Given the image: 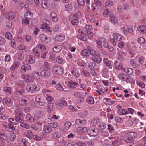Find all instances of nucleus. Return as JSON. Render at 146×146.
I'll return each mask as SVG.
<instances>
[{
	"mask_svg": "<svg viewBox=\"0 0 146 146\" xmlns=\"http://www.w3.org/2000/svg\"><path fill=\"white\" fill-rule=\"evenodd\" d=\"M32 51L35 56L38 57H40V54L37 49L35 48H33L32 50Z\"/></svg>",
	"mask_w": 146,
	"mask_h": 146,
	"instance_id": "nucleus-56",
	"label": "nucleus"
},
{
	"mask_svg": "<svg viewBox=\"0 0 146 146\" xmlns=\"http://www.w3.org/2000/svg\"><path fill=\"white\" fill-rule=\"evenodd\" d=\"M77 38L83 41H86L87 38L84 33H79L77 36Z\"/></svg>",
	"mask_w": 146,
	"mask_h": 146,
	"instance_id": "nucleus-28",
	"label": "nucleus"
},
{
	"mask_svg": "<svg viewBox=\"0 0 146 146\" xmlns=\"http://www.w3.org/2000/svg\"><path fill=\"white\" fill-rule=\"evenodd\" d=\"M3 102L4 104L7 106H10L12 102V100L8 98H5L3 100Z\"/></svg>",
	"mask_w": 146,
	"mask_h": 146,
	"instance_id": "nucleus-23",
	"label": "nucleus"
},
{
	"mask_svg": "<svg viewBox=\"0 0 146 146\" xmlns=\"http://www.w3.org/2000/svg\"><path fill=\"white\" fill-rule=\"evenodd\" d=\"M99 9V6L94 3L92 4V9L94 11H97Z\"/></svg>",
	"mask_w": 146,
	"mask_h": 146,
	"instance_id": "nucleus-52",
	"label": "nucleus"
},
{
	"mask_svg": "<svg viewBox=\"0 0 146 146\" xmlns=\"http://www.w3.org/2000/svg\"><path fill=\"white\" fill-rule=\"evenodd\" d=\"M87 48L88 50V51L91 55L94 56L96 54V51L92 48L91 47L88 46Z\"/></svg>",
	"mask_w": 146,
	"mask_h": 146,
	"instance_id": "nucleus-41",
	"label": "nucleus"
},
{
	"mask_svg": "<svg viewBox=\"0 0 146 146\" xmlns=\"http://www.w3.org/2000/svg\"><path fill=\"white\" fill-rule=\"evenodd\" d=\"M62 47L60 45H58L55 46L53 48V51L56 52H60L62 49Z\"/></svg>",
	"mask_w": 146,
	"mask_h": 146,
	"instance_id": "nucleus-40",
	"label": "nucleus"
},
{
	"mask_svg": "<svg viewBox=\"0 0 146 146\" xmlns=\"http://www.w3.org/2000/svg\"><path fill=\"white\" fill-rule=\"evenodd\" d=\"M126 135L128 136V137L131 138L132 139H134L137 136V134L135 132H129L126 134Z\"/></svg>",
	"mask_w": 146,
	"mask_h": 146,
	"instance_id": "nucleus-21",
	"label": "nucleus"
},
{
	"mask_svg": "<svg viewBox=\"0 0 146 146\" xmlns=\"http://www.w3.org/2000/svg\"><path fill=\"white\" fill-rule=\"evenodd\" d=\"M41 6L44 9H46L47 8L48 5L46 1L45 0H42L41 2Z\"/></svg>",
	"mask_w": 146,
	"mask_h": 146,
	"instance_id": "nucleus-57",
	"label": "nucleus"
},
{
	"mask_svg": "<svg viewBox=\"0 0 146 146\" xmlns=\"http://www.w3.org/2000/svg\"><path fill=\"white\" fill-rule=\"evenodd\" d=\"M81 74L85 77H89L90 74L89 72L87 70H83L81 72Z\"/></svg>",
	"mask_w": 146,
	"mask_h": 146,
	"instance_id": "nucleus-49",
	"label": "nucleus"
},
{
	"mask_svg": "<svg viewBox=\"0 0 146 146\" xmlns=\"http://www.w3.org/2000/svg\"><path fill=\"white\" fill-rule=\"evenodd\" d=\"M104 63L110 69L112 68V64L113 62L108 58H105L103 59Z\"/></svg>",
	"mask_w": 146,
	"mask_h": 146,
	"instance_id": "nucleus-14",
	"label": "nucleus"
},
{
	"mask_svg": "<svg viewBox=\"0 0 146 146\" xmlns=\"http://www.w3.org/2000/svg\"><path fill=\"white\" fill-rule=\"evenodd\" d=\"M81 54L83 56H87L89 54V51L86 49H84L82 50Z\"/></svg>",
	"mask_w": 146,
	"mask_h": 146,
	"instance_id": "nucleus-60",
	"label": "nucleus"
},
{
	"mask_svg": "<svg viewBox=\"0 0 146 146\" xmlns=\"http://www.w3.org/2000/svg\"><path fill=\"white\" fill-rule=\"evenodd\" d=\"M21 123L20 126L21 127H24L27 129H29L30 128V126L27 123H24L23 122H21Z\"/></svg>",
	"mask_w": 146,
	"mask_h": 146,
	"instance_id": "nucleus-58",
	"label": "nucleus"
},
{
	"mask_svg": "<svg viewBox=\"0 0 146 146\" xmlns=\"http://www.w3.org/2000/svg\"><path fill=\"white\" fill-rule=\"evenodd\" d=\"M137 29L142 34L146 33V26L144 25L139 26Z\"/></svg>",
	"mask_w": 146,
	"mask_h": 146,
	"instance_id": "nucleus-18",
	"label": "nucleus"
},
{
	"mask_svg": "<svg viewBox=\"0 0 146 146\" xmlns=\"http://www.w3.org/2000/svg\"><path fill=\"white\" fill-rule=\"evenodd\" d=\"M98 133V129L93 127H90L88 131V134L92 136H96Z\"/></svg>",
	"mask_w": 146,
	"mask_h": 146,
	"instance_id": "nucleus-2",
	"label": "nucleus"
},
{
	"mask_svg": "<svg viewBox=\"0 0 146 146\" xmlns=\"http://www.w3.org/2000/svg\"><path fill=\"white\" fill-rule=\"evenodd\" d=\"M53 72L60 75L62 74L63 72V69L60 66H57L54 67L53 69Z\"/></svg>",
	"mask_w": 146,
	"mask_h": 146,
	"instance_id": "nucleus-6",
	"label": "nucleus"
},
{
	"mask_svg": "<svg viewBox=\"0 0 146 146\" xmlns=\"http://www.w3.org/2000/svg\"><path fill=\"white\" fill-rule=\"evenodd\" d=\"M73 17H76L77 19L80 18L82 17L81 12L78 11L76 13L73 15Z\"/></svg>",
	"mask_w": 146,
	"mask_h": 146,
	"instance_id": "nucleus-59",
	"label": "nucleus"
},
{
	"mask_svg": "<svg viewBox=\"0 0 146 146\" xmlns=\"http://www.w3.org/2000/svg\"><path fill=\"white\" fill-rule=\"evenodd\" d=\"M26 89L28 92L33 93L39 90L40 86L36 84H31L26 86Z\"/></svg>",
	"mask_w": 146,
	"mask_h": 146,
	"instance_id": "nucleus-1",
	"label": "nucleus"
},
{
	"mask_svg": "<svg viewBox=\"0 0 146 146\" xmlns=\"http://www.w3.org/2000/svg\"><path fill=\"white\" fill-rule=\"evenodd\" d=\"M115 68L117 70H121L122 67V64L120 62L116 61L114 63Z\"/></svg>",
	"mask_w": 146,
	"mask_h": 146,
	"instance_id": "nucleus-26",
	"label": "nucleus"
},
{
	"mask_svg": "<svg viewBox=\"0 0 146 146\" xmlns=\"http://www.w3.org/2000/svg\"><path fill=\"white\" fill-rule=\"evenodd\" d=\"M113 38L117 41L121 40L122 38V36L117 33H114L113 34Z\"/></svg>",
	"mask_w": 146,
	"mask_h": 146,
	"instance_id": "nucleus-25",
	"label": "nucleus"
},
{
	"mask_svg": "<svg viewBox=\"0 0 146 146\" xmlns=\"http://www.w3.org/2000/svg\"><path fill=\"white\" fill-rule=\"evenodd\" d=\"M42 29H46V31H48L50 32L49 27L48 26V25L46 24H42Z\"/></svg>",
	"mask_w": 146,
	"mask_h": 146,
	"instance_id": "nucleus-61",
	"label": "nucleus"
},
{
	"mask_svg": "<svg viewBox=\"0 0 146 146\" xmlns=\"http://www.w3.org/2000/svg\"><path fill=\"white\" fill-rule=\"evenodd\" d=\"M86 62L85 63V65L87 69L88 70H93L95 66V63L89 59H86Z\"/></svg>",
	"mask_w": 146,
	"mask_h": 146,
	"instance_id": "nucleus-3",
	"label": "nucleus"
},
{
	"mask_svg": "<svg viewBox=\"0 0 146 146\" xmlns=\"http://www.w3.org/2000/svg\"><path fill=\"white\" fill-rule=\"evenodd\" d=\"M65 35L63 34H61L57 35L55 37L54 40L56 41L61 42L65 39Z\"/></svg>",
	"mask_w": 146,
	"mask_h": 146,
	"instance_id": "nucleus-13",
	"label": "nucleus"
},
{
	"mask_svg": "<svg viewBox=\"0 0 146 146\" xmlns=\"http://www.w3.org/2000/svg\"><path fill=\"white\" fill-rule=\"evenodd\" d=\"M40 38L42 42L47 43L50 42L51 40V39L48 37H47L43 34H41L40 35Z\"/></svg>",
	"mask_w": 146,
	"mask_h": 146,
	"instance_id": "nucleus-10",
	"label": "nucleus"
},
{
	"mask_svg": "<svg viewBox=\"0 0 146 146\" xmlns=\"http://www.w3.org/2000/svg\"><path fill=\"white\" fill-rule=\"evenodd\" d=\"M3 90L7 94H10L11 93V89L10 87H5L3 88Z\"/></svg>",
	"mask_w": 146,
	"mask_h": 146,
	"instance_id": "nucleus-63",
	"label": "nucleus"
},
{
	"mask_svg": "<svg viewBox=\"0 0 146 146\" xmlns=\"http://www.w3.org/2000/svg\"><path fill=\"white\" fill-rule=\"evenodd\" d=\"M121 144V140L120 139L114 140L112 142L113 146H119Z\"/></svg>",
	"mask_w": 146,
	"mask_h": 146,
	"instance_id": "nucleus-32",
	"label": "nucleus"
},
{
	"mask_svg": "<svg viewBox=\"0 0 146 146\" xmlns=\"http://www.w3.org/2000/svg\"><path fill=\"white\" fill-rule=\"evenodd\" d=\"M32 76L33 78L35 79L38 80L40 78L39 72L37 71H34L32 73Z\"/></svg>",
	"mask_w": 146,
	"mask_h": 146,
	"instance_id": "nucleus-29",
	"label": "nucleus"
},
{
	"mask_svg": "<svg viewBox=\"0 0 146 146\" xmlns=\"http://www.w3.org/2000/svg\"><path fill=\"white\" fill-rule=\"evenodd\" d=\"M118 113L120 115H127L129 114V113L127 111L123 108H122L120 110H118Z\"/></svg>",
	"mask_w": 146,
	"mask_h": 146,
	"instance_id": "nucleus-38",
	"label": "nucleus"
},
{
	"mask_svg": "<svg viewBox=\"0 0 146 146\" xmlns=\"http://www.w3.org/2000/svg\"><path fill=\"white\" fill-rule=\"evenodd\" d=\"M110 20L112 24L115 25L117 23L118 19L117 17L112 15L110 17Z\"/></svg>",
	"mask_w": 146,
	"mask_h": 146,
	"instance_id": "nucleus-33",
	"label": "nucleus"
},
{
	"mask_svg": "<svg viewBox=\"0 0 146 146\" xmlns=\"http://www.w3.org/2000/svg\"><path fill=\"white\" fill-rule=\"evenodd\" d=\"M60 134L58 132H55L53 133L52 135V137L53 138L57 139L60 137Z\"/></svg>",
	"mask_w": 146,
	"mask_h": 146,
	"instance_id": "nucleus-50",
	"label": "nucleus"
},
{
	"mask_svg": "<svg viewBox=\"0 0 146 146\" xmlns=\"http://www.w3.org/2000/svg\"><path fill=\"white\" fill-rule=\"evenodd\" d=\"M72 125L71 123L69 122H66L64 124V128L65 129L68 130Z\"/></svg>",
	"mask_w": 146,
	"mask_h": 146,
	"instance_id": "nucleus-54",
	"label": "nucleus"
},
{
	"mask_svg": "<svg viewBox=\"0 0 146 146\" xmlns=\"http://www.w3.org/2000/svg\"><path fill=\"white\" fill-rule=\"evenodd\" d=\"M43 130L46 133H49L52 131V129L50 126H49V124H48L47 125L44 126Z\"/></svg>",
	"mask_w": 146,
	"mask_h": 146,
	"instance_id": "nucleus-36",
	"label": "nucleus"
},
{
	"mask_svg": "<svg viewBox=\"0 0 146 146\" xmlns=\"http://www.w3.org/2000/svg\"><path fill=\"white\" fill-rule=\"evenodd\" d=\"M35 61L34 57L31 55H28L27 57L26 62L28 64H32Z\"/></svg>",
	"mask_w": 146,
	"mask_h": 146,
	"instance_id": "nucleus-22",
	"label": "nucleus"
},
{
	"mask_svg": "<svg viewBox=\"0 0 146 146\" xmlns=\"http://www.w3.org/2000/svg\"><path fill=\"white\" fill-rule=\"evenodd\" d=\"M56 62L59 64L63 63L64 61V59L60 56H58L56 58Z\"/></svg>",
	"mask_w": 146,
	"mask_h": 146,
	"instance_id": "nucleus-53",
	"label": "nucleus"
},
{
	"mask_svg": "<svg viewBox=\"0 0 146 146\" xmlns=\"http://www.w3.org/2000/svg\"><path fill=\"white\" fill-rule=\"evenodd\" d=\"M122 32L125 35H127L128 34L127 27L126 26H123L121 28Z\"/></svg>",
	"mask_w": 146,
	"mask_h": 146,
	"instance_id": "nucleus-43",
	"label": "nucleus"
},
{
	"mask_svg": "<svg viewBox=\"0 0 146 146\" xmlns=\"http://www.w3.org/2000/svg\"><path fill=\"white\" fill-rule=\"evenodd\" d=\"M65 8L66 10L68 11H70L72 9V6L70 3H68L65 5Z\"/></svg>",
	"mask_w": 146,
	"mask_h": 146,
	"instance_id": "nucleus-51",
	"label": "nucleus"
},
{
	"mask_svg": "<svg viewBox=\"0 0 146 146\" xmlns=\"http://www.w3.org/2000/svg\"><path fill=\"white\" fill-rule=\"evenodd\" d=\"M15 14L12 12H9L6 13L5 15V17L9 20H11L14 18Z\"/></svg>",
	"mask_w": 146,
	"mask_h": 146,
	"instance_id": "nucleus-17",
	"label": "nucleus"
},
{
	"mask_svg": "<svg viewBox=\"0 0 146 146\" xmlns=\"http://www.w3.org/2000/svg\"><path fill=\"white\" fill-rule=\"evenodd\" d=\"M31 69V66L27 64L23 65L21 67V71L23 73H25L26 70H30Z\"/></svg>",
	"mask_w": 146,
	"mask_h": 146,
	"instance_id": "nucleus-12",
	"label": "nucleus"
},
{
	"mask_svg": "<svg viewBox=\"0 0 146 146\" xmlns=\"http://www.w3.org/2000/svg\"><path fill=\"white\" fill-rule=\"evenodd\" d=\"M10 137L9 138V139L11 141H13L15 139L16 136L14 133H11L10 134Z\"/></svg>",
	"mask_w": 146,
	"mask_h": 146,
	"instance_id": "nucleus-64",
	"label": "nucleus"
},
{
	"mask_svg": "<svg viewBox=\"0 0 146 146\" xmlns=\"http://www.w3.org/2000/svg\"><path fill=\"white\" fill-rule=\"evenodd\" d=\"M13 124L11 123H9L8 124V131L10 132H13L15 129V128L13 125Z\"/></svg>",
	"mask_w": 146,
	"mask_h": 146,
	"instance_id": "nucleus-48",
	"label": "nucleus"
},
{
	"mask_svg": "<svg viewBox=\"0 0 146 146\" xmlns=\"http://www.w3.org/2000/svg\"><path fill=\"white\" fill-rule=\"evenodd\" d=\"M24 52L21 51L19 53L18 55V59L19 60H22L24 58Z\"/></svg>",
	"mask_w": 146,
	"mask_h": 146,
	"instance_id": "nucleus-62",
	"label": "nucleus"
},
{
	"mask_svg": "<svg viewBox=\"0 0 146 146\" xmlns=\"http://www.w3.org/2000/svg\"><path fill=\"white\" fill-rule=\"evenodd\" d=\"M29 102V99L26 97L24 96L21 98L19 102L20 105L25 106Z\"/></svg>",
	"mask_w": 146,
	"mask_h": 146,
	"instance_id": "nucleus-8",
	"label": "nucleus"
},
{
	"mask_svg": "<svg viewBox=\"0 0 146 146\" xmlns=\"http://www.w3.org/2000/svg\"><path fill=\"white\" fill-rule=\"evenodd\" d=\"M24 134L26 137L29 139H31L32 138L33 133L31 131L28 130L27 131L25 132L24 133Z\"/></svg>",
	"mask_w": 146,
	"mask_h": 146,
	"instance_id": "nucleus-39",
	"label": "nucleus"
},
{
	"mask_svg": "<svg viewBox=\"0 0 146 146\" xmlns=\"http://www.w3.org/2000/svg\"><path fill=\"white\" fill-rule=\"evenodd\" d=\"M77 18H75V17H73L71 21V24L73 25H77L79 23V21Z\"/></svg>",
	"mask_w": 146,
	"mask_h": 146,
	"instance_id": "nucleus-44",
	"label": "nucleus"
},
{
	"mask_svg": "<svg viewBox=\"0 0 146 146\" xmlns=\"http://www.w3.org/2000/svg\"><path fill=\"white\" fill-rule=\"evenodd\" d=\"M40 74L42 77H48L50 76V74L48 70H43L41 72Z\"/></svg>",
	"mask_w": 146,
	"mask_h": 146,
	"instance_id": "nucleus-24",
	"label": "nucleus"
},
{
	"mask_svg": "<svg viewBox=\"0 0 146 146\" xmlns=\"http://www.w3.org/2000/svg\"><path fill=\"white\" fill-rule=\"evenodd\" d=\"M20 65V63L18 61L15 62H14L10 68L11 70H13L17 68Z\"/></svg>",
	"mask_w": 146,
	"mask_h": 146,
	"instance_id": "nucleus-27",
	"label": "nucleus"
},
{
	"mask_svg": "<svg viewBox=\"0 0 146 146\" xmlns=\"http://www.w3.org/2000/svg\"><path fill=\"white\" fill-rule=\"evenodd\" d=\"M33 14L31 12H27L25 14V18L28 19H30L33 16Z\"/></svg>",
	"mask_w": 146,
	"mask_h": 146,
	"instance_id": "nucleus-35",
	"label": "nucleus"
},
{
	"mask_svg": "<svg viewBox=\"0 0 146 146\" xmlns=\"http://www.w3.org/2000/svg\"><path fill=\"white\" fill-rule=\"evenodd\" d=\"M117 55H118V58L120 61L124 59V57L126 55L125 52L121 50H118Z\"/></svg>",
	"mask_w": 146,
	"mask_h": 146,
	"instance_id": "nucleus-11",
	"label": "nucleus"
},
{
	"mask_svg": "<svg viewBox=\"0 0 146 146\" xmlns=\"http://www.w3.org/2000/svg\"><path fill=\"white\" fill-rule=\"evenodd\" d=\"M43 67L44 69L48 70L50 69V66L48 62H46L44 63Z\"/></svg>",
	"mask_w": 146,
	"mask_h": 146,
	"instance_id": "nucleus-47",
	"label": "nucleus"
},
{
	"mask_svg": "<svg viewBox=\"0 0 146 146\" xmlns=\"http://www.w3.org/2000/svg\"><path fill=\"white\" fill-rule=\"evenodd\" d=\"M105 39L104 38H101L96 40V42L98 48H101L102 47V44L105 42Z\"/></svg>",
	"mask_w": 146,
	"mask_h": 146,
	"instance_id": "nucleus-16",
	"label": "nucleus"
},
{
	"mask_svg": "<svg viewBox=\"0 0 146 146\" xmlns=\"http://www.w3.org/2000/svg\"><path fill=\"white\" fill-rule=\"evenodd\" d=\"M79 85L78 83L75 82H73L72 80H70L68 82V87L70 88H75Z\"/></svg>",
	"mask_w": 146,
	"mask_h": 146,
	"instance_id": "nucleus-15",
	"label": "nucleus"
},
{
	"mask_svg": "<svg viewBox=\"0 0 146 146\" xmlns=\"http://www.w3.org/2000/svg\"><path fill=\"white\" fill-rule=\"evenodd\" d=\"M124 141L126 143H131L133 144L134 142V139H132L131 138L128 137V136H127V135H126L124 139Z\"/></svg>",
	"mask_w": 146,
	"mask_h": 146,
	"instance_id": "nucleus-30",
	"label": "nucleus"
},
{
	"mask_svg": "<svg viewBox=\"0 0 146 146\" xmlns=\"http://www.w3.org/2000/svg\"><path fill=\"white\" fill-rule=\"evenodd\" d=\"M87 128L85 127H80L77 129V131L79 134H83L88 131Z\"/></svg>",
	"mask_w": 146,
	"mask_h": 146,
	"instance_id": "nucleus-19",
	"label": "nucleus"
},
{
	"mask_svg": "<svg viewBox=\"0 0 146 146\" xmlns=\"http://www.w3.org/2000/svg\"><path fill=\"white\" fill-rule=\"evenodd\" d=\"M79 114L80 117L84 118L87 116L88 113L87 111H86L80 112L79 113Z\"/></svg>",
	"mask_w": 146,
	"mask_h": 146,
	"instance_id": "nucleus-46",
	"label": "nucleus"
},
{
	"mask_svg": "<svg viewBox=\"0 0 146 146\" xmlns=\"http://www.w3.org/2000/svg\"><path fill=\"white\" fill-rule=\"evenodd\" d=\"M70 72L73 76L76 78H78L80 76V73L78 70L74 67H72Z\"/></svg>",
	"mask_w": 146,
	"mask_h": 146,
	"instance_id": "nucleus-7",
	"label": "nucleus"
},
{
	"mask_svg": "<svg viewBox=\"0 0 146 146\" xmlns=\"http://www.w3.org/2000/svg\"><path fill=\"white\" fill-rule=\"evenodd\" d=\"M119 78L122 80L127 82H129L131 80V77L129 75L123 73L119 74Z\"/></svg>",
	"mask_w": 146,
	"mask_h": 146,
	"instance_id": "nucleus-5",
	"label": "nucleus"
},
{
	"mask_svg": "<svg viewBox=\"0 0 146 146\" xmlns=\"http://www.w3.org/2000/svg\"><path fill=\"white\" fill-rule=\"evenodd\" d=\"M106 127V125L103 122L99 123L98 125V129L100 130H104Z\"/></svg>",
	"mask_w": 146,
	"mask_h": 146,
	"instance_id": "nucleus-31",
	"label": "nucleus"
},
{
	"mask_svg": "<svg viewBox=\"0 0 146 146\" xmlns=\"http://www.w3.org/2000/svg\"><path fill=\"white\" fill-rule=\"evenodd\" d=\"M86 101L88 103L90 104H92L94 102V98L92 96L89 97L86 99Z\"/></svg>",
	"mask_w": 146,
	"mask_h": 146,
	"instance_id": "nucleus-45",
	"label": "nucleus"
},
{
	"mask_svg": "<svg viewBox=\"0 0 146 146\" xmlns=\"http://www.w3.org/2000/svg\"><path fill=\"white\" fill-rule=\"evenodd\" d=\"M22 78L24 79L26 82H29L30 81V79L31 78V76L30 74H27L25 75L22 74L21 75Z\"/></svg>",
	"mask_w": 146,
	"mask_h": 146,
	"instance_id": "nucleus-37",
	"label": "nucleus"
},
{
	"mask_svg": "<svg viewBox=\"0 0 146 146\" xmlns=\"http://www.w3.org/2000/svg\"><path fill=\"white\" fill-rule=\"evenodd\" d=\"M8 121L10 123L13 124V125H15L18 122V121H16L15 120V119L13 118H9L8 119Z\"/></svg>",
	"mask_w": 146,
	"mask_h": 146,
	"instance_id": "nucleus-55",
	"label": "nucleus"
},
{
	"mask_svg": "<svg viewBox=\"0 0 146 146\" xmlns=\"http://www.w3.org/2000/svg\"><path fill=\"white\" fill-rule=\"evenodd\" d=\"M124 71L129 75L132 74L133 72V70L129 68H126L124 69Z\"/></svg>",
	"mask_w": 146,
	"mask_h": 146,
	"instance_id": "nucleus-42",
	"label": "nucleus"
},
{
	"mask_svg": "<svg viewBox=\"0 0 146 146\" xmlns=\"http://www.w3.org/2000/svg\"><path fill=\"white\" fill-rule=\"evenodd\" d=\"M92 60L94 62L97 63H100L101 62L102 58L98 54L93 56L91 58Z\"/></svg>",
	"mask_w": 146,
	"mask_h": 146,
	"instance_id": "nucleus-9",
	"label": "nucleus"
},
{
	"mask_svg": "<svg viewBox=\"0 0 146 146\" xmlns=\"http://www.w3.org/2000/svg\"><path fill=\"white\" fill-rule=\"evenodd\" d=\"M23 113L20 111L15 112V117L16 121H18V122L19 123L23 122V120L21 118L23 116Z\"/></svg>",
	"mask_w": 146,
	"mask_h": 146,
	"instance_id": "nucleus-4",
	"label": "nucleus"
},
{
	"mask_svg": "<svg viewBox=\"0 0 146 146\" xmlns=\"http://www.w3.org/2000/svg\"><path fill=\"white\" fill-rule=\"evenodd\" d=\"M103 15L106 17H111L112 15V12L108 9H105L103 13Z\"/></svg>",
	"mask_w": 146,
	"mask_h": 146,
	"instance_id": "nucleus-20",
	"label": "nucleus"
},
{
	"mask_svg": "<svg viewBox=\"0 0 146 146\" xmlns=\"http://www.w3.org/2000/svg\"><path fill=\"white\" fill-rule=\"evenodd\" d=\"M50 15L52 21L54 22H56L57 21L58 18L56 14L54 12H52L51 13Z\"/></svg>",
	"mask_w": 146,
	"mask_h": 146,
	"instance_id": "nucleus-34",
	"label": "nucleus"
}]
</instances>
